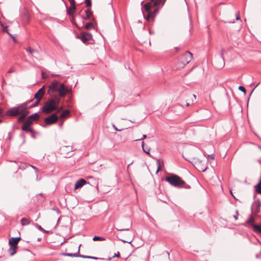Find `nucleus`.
Segmentation results:
<instances>
[{
    "instance_id": "nucleus-1",
    "label": "nucleus",
    "mask_w": 261,
    "mask_h": 261,
    "mask_svg": "<svg viewBox=\"0 0 261 261\" xmlns=\"http://www.w3.org/2000/svg\"><path fill=\"white\" fill-rule=\"evenodd\" d=\"M48 88L47 93L49 95H51L54 93L58 92L61 97H64L67 93L70 92V90L63 83H61L57 80L52 81Z\"/></svg>"
},
{
    "instance_id": "nucleus-2",
    "label": "nucleus",
    "mask_w": 261,
    "mask_h": 261,
    "mask_svg": "<svg viewBox=\"0 0 261 261\" xmlns=\"http://www.w3.org/2000/svg\"><path fill=\"white\" fill-rule=\"evenodd\" d=\"M25 113H29L26 102L19 104L9 109L6 112L5 115L14 117Z\"/></svg>"
},
{
    "instance_id": "nucleus-3",
    "label": "nucleus",
    "mask_w": 261,
    "mask_h": 261,
    "mask_svg": "<svg viewBox=\"0 0 261 261\" xmlns=\"http://www.w3.org/2000/svg\"><path fill=\"white\" fill-rule=\"evenodd\" d=\"M60 101L59 96H55L50 99H48L42 108V111L43 113L49 114L51 112L56 110Z\"/></svg>"
},
{
    "instance_id": "nucleus-4",
    "label": "nucleus",
    "mask_w": 261,
    "mask_h": 261,
    "mask_svg": "<svg viewBox=\"0 0 261 261\" xmlns=\"http://www.w3.org/2000/svg\"><path fill=\"white\" fill-rule=\"evenodd\" d=\"M166 180L172 186L177 188H184L185 189H190V186L186 184L179 176L171 174L167 176L165 178Z\"/></svg>"
},
{
    "instance_id": "nucleus-5",
    "label": "nucleus",
    "mask_w": 261,
    "mask_h": 261,
    "mask_svg": "<svg viewBox=\"0 0 261 261\" xmlns=\"http://www.w3.org/2000/svg\"><path fill=\"white\" fill-rule=\"evenodd\" d=\"M193 58L192 54L189 52H186L179 59L178 62V66L179 68H183L187 64H188L192 60Z\"/></svg>"
},
{
    "instance_id": "nucleus-6",
    "label": "nucleus",
    "mask_w": 261,
    "mask_h": 261,
    "mask_svg": "<svg viewBox=\"0 0 261 261\" xmlns=\"http://www.w3.org/2000/svg\"><path fill=\"white\" fill-rule=\"evenodd\" d=\"M81 246V245H79L78 250L76 253H63V255L64 256H69V257H82L84 258H91V259H95V260L100 259L99 258L97 257L80 254V248Z\"/></svg>"
},
{
    "instance_id": "nucleus-7",
    "label": "nucleus",
    "mask_w": 261,
    "mask_h": 261,
    "mask_svg": "<svg viewBox=\"0 0 261 261\" xmlns=\"http://www.w3.org/2000/svg\"><path fill=\"white\" fill-rule=\"evenodd\" d=\"M84 43H87L92 39V35L88 32H82L80 36L77 37Z\"/></svg>"
},
{
    "instance_id": "nucleus-8",
    "label": "nucleus",
    "mask_w": 261,
    "mask_h": 261,
    "mask_svg": "<svg viewBox=\"0 0 261 261\" xmlns=\"http://www.w3.org/2000/svg\"><path fill=\"white\" fill-rule=\"evenodd\" d=\"M59 117L56 114H51L44 119V122L47 125H51L55 123L58 120Z\"/></svg>"
},
{
    "instance_id": "nucleus-9",
    "label": "nucleus",
    "mask_w": 261,
    "mask_h": 261,
    "mask_svg": "<svg viewBox=\"0 0 261 261\" xmlns=\"http://www.w3.org/2000/svg\"><path fill=\"white\" fill-rule=\"evenodd\" d=\"M44 88H45V86H43L35 94V98L36 99H38V102H40V100L41 99L43 95L44 94V92H45Z\"/></svg>"
},
{
    "instance_id": "nucleus-10",
    "label": "nucleus",
    "mask_w": 261,
    "mask_h": 261,
    "mask_svg": "<svg viewBox=\"0 0 261 261\" xmlns=\"http://www.w3.org/2000/svg\"><path fill=\"white\" fill-rule=\"evenodd\" d=\"M155 7V6H154L152 2L151 1H150L149 2L147 3L143 6V8L144 10L146 12H152V11H151V8Z\"/></svg>"
},
{
    "instance_id": "nucleus-11",
    "label": "nucleus",
    "mask_w": 261,
    "mask_h": 261,
    "mask_svg": "<svg viewBox=\"0 0 261 261\" xmlns=\"http://www.w3.org/2000/svg\"><path fill=\"white\" fill-rule=\"evenodd\" d=\"M86 184H87V181L85 179H83V178L80 179L75 182V184L74 186V189L75 190L78 189L79 188L83 187Z\"/></svg>"
},
{
    "instance_id": "nucleus-12",
    "label": "nucleus",
    "mask_w": 261,
    "mask_h": 261,
    "mask_svg": "<svg viewBox=\"0 0 261 261\" xmlns=\"http://www.w3.org/2000/svg\"><path fill=\"white\" fill-rule=\"evenodd\" d=\"M197 168L201 171L204 172L207 169V165L205 163H202L201 161L198 162L197 164Z\"/></svg>"
},
{
    "instance_id": "nucleus-13",
    "label": "nucleus",
    "mask_w": 261,
    "mask_h": 261,
    "mask_svg": "<svg viewBox=\"0 0 261 261\" xmlns=\"http://www.w3.org/2000/svg\"><path fill=\"white\" fill-rule=\"evenodd\" d=\"M20 240V237L12 238L9 241L10 246H16L18 242Z\"/></svg>"
},
{
    "instance_id": "nucleus-14",
    "label": "nucleus",
    "mask_w": 261,
    "mask_h": 261,
    "mask_svg": "<svg viewBox=\"0 0 261 261\" xmlns=\"http://www.w3.org/2000/svg\"><path fill=\"white\" fill-rule=\"evenodd\" d=\"M144 18L147 20H149L150 19H153L155 17L154 13L152 12H147V14L146 15L145 14L144 12L143 11Z\"/></svg>"
},
{
    "instance_id": "nucleus-15",
    "label": "nucleus",
    "mask_w": 261,
    "mask_h": 261,
    "mask_svg": "<svg viewBox=\"0 0 261 261\" xmlns=\"http://www.w3.org/2000/svg\"><path fill=\"white\" fill-rule=\"evenodd\" d=\"M21 129L23 131H24V132H29L32 134H33L34 133V130L32 128H31L30 126L27 125L24 123L22 126Z\"/></svg>"
},
{
    "instance_id": "nucleus-16",
    "label": "nucleus",
    "mask_w": 261,
    "mask_h": 261,
    "mask_svg": "<svg viewBox=\"0 0 261 261\" xmlns=\"http://www.w3.org/2000/svg\"><path fill=\"white\" fill-rule=\"evenodd\" d=\"M67 8V14L70 16H73L74 13V10L76 9V6H73V8L72 6H70L69 8H68L66 5Z\"/></svg>"
},
{
    "instance_id": "nucleus-17",
    "label": "nucleus",
    "mask_w": 261,
    "mask_h": 261,
    "mask_svg": "<svg viewBox=\"0 0 261 261\" xmlns=\"http://www.w3.org/2000/svg\"><path fill=\"white\" fill-rule=\"evenodd\" d=\"M254 218L252 217V216H251L249 218V219L246 221V223L244 224L245 226H247V225H250L252 227H253V225H255L254 224Z\"/></svg>"
},
{
    "instance_id": "nucleus-18",
    "label": "nucleus",
    "mask_w": 261,
    "mask_h": 261,
    "mask_svg": "<svg viewBox=\"0 0 261 261\" xmlns=\"http://www.w3.org/2000/svg\"><path fill=\"white\" fill-rule=\"evenodd\" d=\"M142 147L143 150L144 152H145L146 153H147L148 154H150L149 152L150 150V147H149L147 146H145L144 142H143V141L142 143Z\"/></svg>"
},
{
    "instance_id": "nucleus-19",
    "label": "nucleus",
    "mask_w": 261,
    "mask_h": 261,
    "mask_svg": "<svg viewBox=\"0 0 261 261\" xmlns=\"http://www.w3.org/2000/svg\"><path fill=\"white\" fill-rule=\"evenodd\" d=\"M30 119L33 120H38L40 117L38 113H34L30 115L29 117Z\"/></svg>"
},
{
    "instance_id": "nucleus-20",
    "label": "nucleus",
    "mask_w": 261,
    "mask_h": 261,
    "mask_svg": "<svg viewBox=\"0 0 261 261\" xmlns=\"http://www.w3.org/2000/svg\"><path fill=\"white\" fill-rule=\"evenodd\" d=\"M253 231L256 233H261V225H253Z\"/></svg>"
},
{
    "instance_id": "nucleus-21",
    "label": "nucleus",
    "mask_w": 261,
    "mask_h": 261,
    "mask_svg": "<svg viewBox=\"0 0 261 261\" xmlns=\"http://www.w3.org/2000/svg\"><path fill=\"white\" fill-rule=\"evenodd\" d=\"M69 113L70 112L69 110H64L60 116V117L61 119L67 117L69 115Z\"/></svg>"
},
{
    "instance_id": "nucleus-22",
    "label": "nucleus",
    "mask_w": 261,
    "mask_h": 261,
    "mask_svg": "<svg viewBox=\"0 0 261 261\" xmlns=\"http://www.w3.org/2000/svg\"><path fill=\"white\" fill-rule=\"evenodd\" d=\"M28 114L29 113H25L20 115V116L18 117L17 119V122L19 123L23 122L24 118L28 115Z\"/></svg>"
},
{
    "instance_id": "nucleus-23",
    "label": "nucleus",
    "mask_w": 261,
    "mask_h": 261,
    "mask_svg": "<svg viewBox=\"0 0 261 261\" xmlns=\"http://www.w3.org/2000/svg\"><path fill=\"white\" fill-rule=\"evenodd\" d=\"M16 246H10V247L9 249L8 252L11 255H13L16 253Z\"/></svg>"
},
{
    "instance_id": "nucleus-24",
    "label": "nucleus",
    "mask_w": 261,
    "mask_h": 261,
    "mask_svg": "<svg viewBox=\"0 0 261 261\" xmlns=\"http://www.w3.org/2000/svg\"><path fill=\"white\" fill-rule=\"evenodd\" d=\"M85 12L86 13L85 19L86 20L89 19L91 16L92 15V12L89 9L85 10Z\"/></svg>"
},
{
    "instance_id": "nucleus-25",
    "label": "nucleus",
    "mask_w": 261,
    "mask_h": 261,
    "mask_svg": "<svg viewBox=\"0 0 261 261\" xmlns=\"http://www.w3.org/2000/svg\"><path fill=\"white\" fill-rule=\"evenodd\" d=\"M30 223V220L25 218H22L21 219V224L22 225H29Z\"/></svg>"
},
{
    "instance_id": "nucleus-26",
    "label": "nucleus",
    "mask_w": 261,
    "mask_h": 261,
    "mask_svg": "<svg viewBox=\"0 0 261 261\" xmlns=\"http://www.w3.org/2000/svg\"><path fill=\"white\" fill-rule=\"evenodd\" d=\"M27 51L31 54V55H33V54H38V51L36 49H33L31 47H29L27 49H26Z\"/></svg>"
},
{
    "instance_id": "nucleus-27",
    "label": "nucleus",
    "mask_w": 261,
    "mask_h": 261,
    "mask_svg": "<svg viewBox=\"0 0 261 261\" xmlns=\"http://www.w3.org/2000/svg\"><path fill=\"white\" fill-rule=\"evenodd\" d=\"M85 29L87 30H90L94 28L93 24L92 22H88L85 24Z\"/></svg>"
},
{
    "instance_id": "nucleus-28",
    "label": "nucleus",
    "mask_w": 261,
    "mask_h": 261,
    "mask_svg": "<svg viewBox=\"0 0 261 261\" xmlns=\"http://www.w3.org/2000/svg\"><path fill=\"white\" fill-rule=\"evenodd\" d=\"M93 240L94 241H103L106 240V239L105 238L101 237L95 236L93 238Z\"/></svg>"
},
{
    "instance_id": "nucleus-29",
    "label": "nucleus",
    "mask_w": 261,
    "mask_h": 261,
    "mask_svg": "<svg viewBox=\"0 0 261 261\" xmlns=\"http://www.w3.org/2000/svg\"><path fill=\"white\" fill-rule=\"evenodd\" d=\"M215 65L216 67L217 68H219V69L222 68L224 65V62L223 61V59L221 60V63L220 65H217L216 63L215 62Z\"/></svg>"
},
{
    "instance_id": "nucleus-30",
    "label": "nucleus",
    "mask_w": 261,
    "mask_h": 261,
    "mask_svg": "<svg viewBox=\"0 0 261 261\" xmlns=\"http://www.w3.org/2000/svg\"><path fill=\"white\" fill-rule=\"evenodd\" d=\"M32 120L28 117L24 123L27 125L30 126L32 124Z\"/></svg>"
},
{
    "instance_id": "nucleus-31",
    "label": "nucleus",
    "mask_w": 261,
    "mask_h": 261,
    "mask_svg": "<svg viewBox=\"0 0 261 261\" xmlns=\"http://www.w3.org/2000/svg\"><path fill=\"white\" fill-rule=\"evenodd\" d=\"M85 4L87 7H91L92 5L91 0H85Z\"/></svg>"
},
{
    "instance_id": "nucleus-32",
    "label": "nucleus",
    "mask_w": 261,
    "mask_h": 261,
    "mask_svg": "<svg viewBox=\"0 0 261 261\" xmlns=\"http://www.w3.org/2000/svg\"><path fill=\"white\" fill-rule=\"evenodd\" d=\"M239 89L240 91H241L242 92H244L245 94L246 93V89L243 86H239Z\"/></svg>"
},
{
    "instance_id": "nucleus-33",
    "label": "nucleus",
    "mask_w": 261,
    "mask_h": 261,
    "mask_svg": "<svg viewBox=\"0 0 261 261\" xmlns=\"http://www.w3.org/2000/svg\"><path fill=\"white\" fill-rule=\"evenodd\" d=\"M130 227H131V225L128 228H121V229L116 228V229L118 231H126V230H129Z\"/></svg>"
},
{
    "instance_id": "nucleus-34",
    "label": "nucleus",
    "mask_w": 261,
    "mask_h": 261,
    "mask_svg": "<svg viewBox=\"0 0 261 261\" xmlns=\"http://www.w3.org/2000/svg\"><path fill=\"white\" fill-rule=\"evenodd\" d=\"M68 1L70 3V5H71L70 6H72V8L73 6H75V3L74 0H68Z\"/></svg>"
},
{
    "instance_id": "nucleus-35",
    "label": "nucleus",
    "mask_w": 261,
    "mask_h": 261,
    "mask_svg": "<svg viewBox=\"0 0 261 261\" xmlns=\"http://www.w3.org/2000/svg\"><path fill=\"white\" fill-rule=\"evenodd\" d=\"M146 135H143V136H142V138H141V139H136L135 140V141H139V140H144L146 138Z\"/></svg>"
},
{
    "instance_id": "nucleus-36",
    "label": "nucleus",
    "mask_w": 261,
    "mask_h": 261,
    "mask_svg": "<svg viewBox=\"0 0 261 261\" xmlns=\"http://www.w3.org/2000/svg\"><path fill=\"white\" fill-rule=\"evenodd\" d=\"M236 214L233 216V217L235 219V220L238 219V215L239 214L238 211L237 210L236 212Z\"/></svg>"
},
{
    "instance_id": "nucleus-37",
    "label": "nucleus",
    "mask_w": 261,
    "mask_h": 261,
    "mask_svg": "<svg viewBox=\"0 0 261 261\" xmlns=\"http://www.w3.org/2000/svg\"><path fill=\"white\" fill-rule=\"evenodd\" d=\"M121 241H122L123 242H124V243H128L130 244V243H132V241H133V240H121Z\"/></svg>"
},
{
    "instance_id": "nucleus-38",
    "label": "nucleus",
    "mask_w": 261,
    "mask_h": 261,
    "mask_svg": "<svg viewBox=\"0 0 261 261\" xmlns=\"http://www.w3.org/2000/svg\"><path fill=\"white\" fill-rule=\"evenodd\" d=\"M120 256V253L119 252H117V253H115L114 254V255H113V257H119Z\"/></svg>"
},
{
    "instance_id": "nucleus-39",
    "label": "nucleus",
    "mask_w": 261,
    "mask_h": 261,
    "mask_svg": "<svg viewBox=\"0 0 261 261\" xmlns=\"http://www.w3.org/2000/svg\"><path fill=\"white\" fill-rule=\"evenodd\" d=\"M0 116L3 117H4V115H3V110L1 108H0Z\"/></svg>"
},
{
    "instance_id": "nucleus-40",
    "label": "nucleus",
    "mask_w": 261,
    "mask_h": 261,
    "mask_svg": "<svg viewBox=\"0 0 261 261\" xmlns=\"http://www.w3.org/2000/svg\"><path fill=\"white\" fill-rule=\"evenodd\" d=\"M31 166L32 168H33L35 170L36 173L38 172V170L36 167L32 166V165H31Z\"/></svg>"
},
{
    "instance_id": "nucleus-41",
    "label": "nucleus",
    "mask_w": 261,
    "mask_h": 261,
    "mask_svg": "<svg viewBox=\"0 0 261 261\" xmlns=\"http://www.w3.org/2000/svg\"><path fill=\"white\" fill-rule=\"evenodd\" d=\"M158 8H155L154 11L153 12H152V13H154L155 14V15L156 14V13H158Z\"/></svg>"
},
{
    "instance_id": "nucleus-42",
    "label": "nucleus",
    "mask_w": 261,
    "mask_h": 261,
    "mask_svg": "<svg viewBox=\"0 0 261 261\" xmlns=\"http://www.w3.org/2000/svg\"><path fill=\"white\" fill-rule=\"evenodd\" d=\"M14 71V69H13V68H10V69H9V70H8V72L9 73H11V72H13Z\"/></svg>"
},
{
    "instance_id": "nucleus-43",
    "label": "nucleus",
    "mask_w": 261,
    "mask_h": 261,
    "mask_svg": "<svg viewBox=\"0 0 261 261\" xmlns=\"http://www.w3.org/2000/svg\"><path fill=\"white\" fill-rule=\"evenodd\" d=\"M39 103V102H38V99H36V101L35 103L33 106H36L38 105Z\"/></svg>"
},
{
    "instance_id": "nucleus-44",
    "label": "nucleus",
    "mask_w": 261,
    "mask_h": 261,
    "mask_svg": "<svg viewBox=\"0 0 261 261\" xmlns=\"http://www.w3.org/2000/svg\"><path fill=\"white\" fill-rule=\"evenodd\" d=\"M114 129L118 131H121L122 129H118L115 125H113Z\"/></svg>"
},
{
    "instance_id": "nucleus-45",
    "label": "nucleus",
    "mask_w": 261,
    "mask_h": 261,
    "mask_svg": "<svg viewBox=\"0 0 261 261\" xmlns=\"http://www.w3.org/2000/svg\"><path fill=\"white\" fill-rule=\"evenodd\" d=\"M259 83H258V84H257V85L255 87V88H254L252 90V91L251 92L250 94H252V93L253 92V90H254V89H255V88H256V87L259 85Z\"/></svg>"
},
{
    "instance_id": "nucleus-46",
    "label": "nucleus",
    "mask_w": 261,
    "mask_h": 261,
    "mask_svg": "<svg viewBox=\"0 0 261 261\" xmlns=\"http://www.w3.org/2000/svg\"><path fill=\"white\" fill-rule=\"evenodd\" d=\"M209 156L211 158V159H214V155H213V154L209 155Z\"/></svg>"
},
{
    "instance_id": "nucleus-47",
    "label": "nucleus",
    "mask_w": 261,
    "mask_h": 261,
    "mask_svg": "<svg viewBox=\"0 0 261 261\" xmlns=\"http://www.w3.org/2000/svg\"><path fill=\"white\" fill-rule=\"evenodd\" d=\"M236 19L237 20H239L240 19V16H239V14H237Z\"/></svg>"
},
{
    "instance_id": "nucleus-48",
    "label": "nucleus",
    "mask_w": 261,
    "mask_h": 261,
    "mask_svg": "<svg viewBox=\"0 0 261 261\" xmlns=\"http://www.w3.org/2000/svg\"><path fill=\"white\" fill-rule=\"evenodd\" d=\"M51 76H58L59 75L55 74H51Z\"/></svg>"
},
{
    "instance_id": "nucleus-49",
    "label": "nucleus",
    "mask_w": 261,
    "mask_h": 261,
    "mask_svg": "<svg viewBox=\"0 0 261 261\" xmlns=\"http://www.w3.org/2000/svg\"><path fill=\"white\" fill-rule=\"evenodd\" d=\"M230 193H231V194L232 195V196L233 197V198L235 199H237V198H236L235 196L234 195H233L231 191H230Z\"/></svg>"
},
{
    "instance_id": "nucleus-50",
    "label": "nucleus",
    "mask_w": 261,
    "mask_h": 261,
    "mask_svg": "<svg viewBox=\"0 0 261 261\" xmlns=\"http://www.w3.org/2000/svg\"><path fill=\"white\" fill-rule=\"evenodd\" d=\"M230 193H231V194L232 195V196L233 197V198L235 199H237V198H236L235 196L234 195H233L231 191H230Z\"/></svg>"
},
{
    "instance_id": "nucleus-51",
    "label": "nucleus",
    "mask_w": 261,
    "mask_h": 261,
    "mask_svg": "<svg viewBox=\"0 0 261 261\" xmlns=\"http://www.w3.org/2000/svg\"><path fill=\"white\" fill-rule=\"evenodd\" d=\"M230 193H231V194L232 195V196L233 197V198L235 199H237V198H236L235 196L234 195H233L231 191H230Z\"/></svg>"
},
{
    "instance_id": "nucleus-52",
    "label": "nucleus",
    "mask_w": 261,
    "mask_h": 261,
    "mask_svg": "<svg viewBox=\"0 0 261 261\" xmlns=\"http://www.w3.org/2000/svg\"><path fill=\"white\" fill-rule=\"evenodd\" d=\"M193 98H194V99H196V95H195V94H193Z\"/></svg>"
},
{
    "instance_id": "nucleus-53",
    "label": "nucleus",
    "mask_w": 261,
    "mask_h": 261,
    "mask_svg": "<svg viewBox=\"0 0 261 261\" xmlns=\"http://www.w3.org/2000/svg\"><path fill=\"white\" fill-rule=\"evenodd\" d=\"M144 2V1H143L141 2V5H143V4Z\"/></svg>"
},
{
    "instance_id": "nucleus-54",
    "label": "nucleus",
    "mask_w": 261,
    "mask_h": 261,
    "mask_svg": "<svg viewBox=\"0 0 261 261\" xmlns=\"http://www.w3.org/2000/svg\"><path fill=\"white\" fill-rule=\"evenodd\" d=\"M159 170H160V166H159L158 168L157 172L159 171Z\"/></svg>"
},
{
    "instance_id": "nucleus-55",
    "label": "nucleus",
    "mask_w": 261,
    "mask_h": 261,
    "mask_svg": "<svg viewBox=\"0 0 261 261\" xmlns=\"http://www.w3.org/2000/svg\"><path fill=\"white\" fill-rule=\"evenodd\" d=\"M187 106H189V103H187Z\"/></svg>"
},
{
    "instance_id": "nucleus-56",
    "label": "nucleus",
    "mask_w": 261,
    "mask_h": 261,
    "mask_svg": "<svg viewBox=\"0 0 261 261\" xmlns=\"http://www.w3.org/2000/svg\"><path fill=\"white\" fill-rule=\"evenodd\" d=\"M2 122V120L0 119V123Z\"/></svg>"
},
{
    "instance_id": "nucleus-57",
    "label": "nucleus",
    "mask_w": 261,
    "mask_h": 261,
    "mask_svg": "<svg viewBox=\"0 0 261 261\" xmlns=\"http://www.w3.org/2000/svg\"><path fill=\"white\" fill-rule=\"evenodd\" d=\"M221 55H222V56L223 55V50L222 51Z\"/></svg>"
},
{
    "instance_id": "nucleus-58",
    "label": "nucleus",
    "mask_w": 261,
    "mask_h": 261,
    "mask_svg": "<svg viewBox=\"0 0 261 261\" xmlns=\"http://www.w3.org/2000/svg\"><path fill=\"white\" fill-rule=\"evenodd\" d=\"M39 228L42 229V228L40 226L39 227Z\"/></svg>"
},
{
    "instance_id": "nucleus-59",
    "label": "nucleus",
    "mask_w": 261,
    "mask_h": 261,
    "mask_svg": "<svg viewBox=\"0 0 261 261\" xmlns=\"http://www.w3.org/2000/svg\"><path fill=\"white\" fill-rule=\"evenodd\" d=\"M33 136V138H35V136H34V135H33V136Z\"/></svg>"
}]
</instances>
